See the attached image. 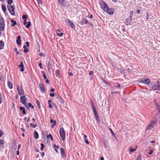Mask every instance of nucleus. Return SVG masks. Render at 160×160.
Wrapping results in <instances>:
<instances>
[{
	"instance_id": "obj_37",
	"label": "nucleus",
	"mask_w": 160,
	"mask_h": 160,
	"mask_svg": "<svg viewBox=\"0 0 160 160\" xmlns=\"http://www.w3.org/2000/svg\"><path fill=\"white\" fill-rule=\"evenodd\" d=\"M41 151H42L43 150L44 148V145L43 144L41 143Z\"/></svg>"
},
{
	"instance_id": "obj_10",
	"label": "nucleus",
	"mask_w": 160,
	"mask_h": 160,
	"mask_svg": "<svg viewBox=\"0 0 160 160\" xmlns=\"http://www.w3.org/2000/svg\"><path fill=\"white\" fill-rule=\"evenodd\" d=\"M80 23L81 25H83L88 23L89 24V23L87 19L84 18H82L81 20Z\"/></svg>"
},
{
	"instance_id": "obj_7",
	"label": "nucleus",
	"mask_w": 160,
	"mask_h": 160,
	"mask_svg": "<svg viewBox=\"0 0 160 160\" xmlns=\"http://www.w3.org/2000/svg\"><path fill=\"white\" fill-rule=\"evenodd\" d=\"M58 2L59 4L63 6L66 7L69 6V4L67 2H65V0H60Z\"/></svg>"
},
{
	"instance_id": "obj_46",
	"label": "nucleus",
	"mask_w": 160,
	"mask_h": 160,
	"mask_svg": "<svg viewBox=\"0 0 160 160\" xmlns=\"http://www.w3.org/2000/svg\"><path fill=\"white\" fill-rule=\"evenodd\" d=\"M92 109H93V112H94V113L97 112V111L96 110L95 107L92 108Z\"/></svg>"
},
{
	"instance_id": "obj_54",
	"label": "nucleus",
	"mask_w": 160,
	"mask_h": 160,
	"mask_svg": "<svg viewBox=\"0 0 160 160\" xmlns=\"http://www.w3.org/2000/svg\"><path fill=\"white\" fill-rule=\"evenodd\" d=\"M3 134V132L1 130H0V137H1Z\"/></svg>"
},
{
	"instance_id": "obj_6",
	"label": "nucleus",
	"mask_w": 160,
	"mask_h": 160,
	"mask_svg": "<svg viewBox=\"0 0 160 160\" xmlns=\"http://www.w3.org/2000/svg\"><path fill=\"white\" fill-rule=\"evenodd\" d=\"M17 89L19 95H22L24 94V92L22 86H17Z\"/></svg>"
},
{
	"instance_id": "obj_21",
	"label": "nucleus",
	"mask_w": 160,
	"mask_h": 160,
	"mask_svg": "<svg viewBox=\"0 0 160 160\" xmlns=\"http://www.w3.org/2000/svg\"><path fill=\"white\" fill-rule=\"evenodd\" d=\"M60 151H61V153L62 155V156L63 157H65V151L63 148H60Z\"/></svg>"
},
{
	"instance_id": "obj_27",
	"label": "nucleus",
	"mask_w": 160,
	"mask_h": 160,
	"mask_svg": "<svg viewBox=\"0 0 160 160\" xmlns=\"http://www.w3.org/2000/svg\"><path fill=\"white\" fill-rule=\"evenodd\" d=\"M57 99L61 103H63V100L59 96H58L57 97Z\"/></svg>"
},
{
	"instance_id": "obj_11",
	"label": "nucleus",
	"mask_w": 160,
	"mask_h": 160,
	"mask_svg": "<svg viewBox=\"0 0 160 160\" xmlns=\"http://www.w3.org/2000/svg\"><path fill=\"white\" fill-rule=\"evenodd\" d=\"M132 20V18L131 17H129L128 18H127L125 22V24L127 26L130 25Z\"/></svg>"
},
{
	"instance_id": "obj_64",
	"label": "nucleus",
	"mask_w": 160,
	"mask_h": 160,
	"mask_svg": "<svg viewBox=\"0 0 160 160\" xmlns=\"http://www.w3.org/2000/svg\"><path fill=\"white\" fill-rule=\"evenodd\" d=\"M44 152H42L41 153V156L43 157L44 156Z\"/></svg>"
},
{
	"instance_id": "obj_55",
	"label": "nucleus",
	"mask_w": 160,
	"mask_h": 160,
	"mask_svg": "<svg viewBox=\"0 0 160 160\" xmlns=\"http://www.w3.org/2000/svg\"><path fill=\"white\" fill-rule=\"evenodd\" d=\"M147 17L146 18V19H147V20H148L149 18V15L148 12H147Z\"/></svg>"
},
{
	"instance_id": "obj_35",
	"label": "nucleus",
	"mask_w": 160,
	"mask_h": 160,
	"mask_svg": "<svg viewBox=\"0 0 160 160\" xmlns=\"http://www.w3.org/2000/svg\"><path fill=\"white\" fill-rule=\"evenodd\" d=\"M129 150L131 152H132L135 151L136 150V148H132V147H131L130 148Z\"/></svg>"
},
{
	"instance_id": "obj_12",
	"label": "nucleus",
	"mask_w": 160,
	"mask_h": 160,
	"mask_svg": "<svg viewBox=\"0 0 160 160\" xmlns=\"http://www.w3.org/2000/svg\"><path fill=\"white\" fill-rule=\"evenodd\" d=\"M26 100V98L25 96H22L20 98V102L22 103H25Z\"/></svg>"
},
{
	"instance_id": "obj_42",
	"label": "nucleus",
	"mask_w": 160,
	"mask_h": 160,
	"mask_svg": "<svg viewBox=\"0 0 160 160\" xmlns=\"http://www.w3.org/2000/svg\"><path fill=\"white\" fill-rule=\"evenodd\" d=\"M109 130H110V131H111V133H112V135L113 136H115V134L114 133V132H113V131L111 129V128H109Z\"/></svg>"
},
{
	"instance_id": "obj_18",
	"label": "nucleus",
	"mask_w": 160,
	"mask_h": 160,
	"mask_svg": "<svg viewBox=\"0 0 160 160\" xmlns=\"http://www.w3.org/2000/svg\"><path fill=\"white\" fill-rule=\"evenodd\" d=\"M19 109L22 112L23 114H26V113L24 107H20Z\"/></svg>"
},
{
	"instance_id": "obj_34",
	"label": "nucleus",
	"mask_w": 160,
	"mask_h": 160,
	"mask_svg": "<svg viewBox=\"0 0 160 160\" xmlns=\"http://www.w3.org/2000/svg\"><path fill=\"white\" fill-rule=\"evenodd\" d=\"M31 22H28V23L26 24V27L27 28H28L30 27V26H31Z\"/></svg>"
},
{
	"instance_id": "obj_50",
	"label": "nucleus",
	"mask_w": 160,
	"mask_h": 160,
	"mask_svg": "<svg viewBox=\"0 0 160 160\" xmlns=\"http://www.w3.org/2000/svg\"><path fill=\"white\" fill-rule=\"evenodd\" d=\"M91 102V105H92V108H93L95 107V106L94 105V102H93V101H92Z\"/></svg>"
},
{
	"instance_id": "obj_40",
	"label": "nucleus",
	"mask_w": 160,
	"mask_h": 160,
	"mask_svg": "<svg viewBox=\"0 0 160 160\" xmlns=\"http://www.w3.org/2000/svg\"><path fill=\"white\" fill-rule=\"evenodd\" d=\"M56 76H58L60 74V72L59 70H56Z\"/></svg>"
},
{
	"instance_id": "obj_1",
	"label": "nucleus",
	"mask_w": 160,
	"mask_h": 160,
	"mask_svg": "<svg viewBox=\"0 0 160 160\" xmlns=\"http://www.w3.org/2000/svg\"><path fill=\"white\" fill-rule=\"evenodd\" d=\"M59 134L62 141H64L66 138V132L63 128H60Z\"/></svg>"
},
{
	"instance_id": "obj_14",
	"label": "nucleus",
	"mask_w": 160,
	"mask_h": 160,
	"mask_svg": "<svg viewBox=\"0 0 160 160\" xmlns=\"http://www.w3.org/2000/svg\"><path fill=\"white\" fill-rule=\"evenodd\" d=\"M68 24L69 26L72 28H75V25L73 22L69 19H68Z\"/></svg>"
},
{
	"instance_id": "obj_39",
	"label": "nucleus",
	"mask_w": 160,
	"mask_h": 160,
	"mask_svg": "<svg viewBox=\"0 0 160 160\" xmlns=\"http://www.w3.org/2000/svg\"><path fill=\"white\" fill-rule=\"evenodd\" d=\"M36 102L37 104L38 107L39 108H40L41 107V106H40V102H39V101L38 100H36Z\"/></svg>"
},
{
	"instance_id": "obj_31",
	"label": "nucleus",
	"mask_w": 160,
	"mask_h": 160,
	"mask_svg": "<svg viewBox=\"0 0 160 160\" xmlns=\"http://www.w3.org/2000/svg\"><path fill=\"white\" fill-rule=\"evenodd\" d=\"M30 125L31 127H32L33 128H36V127L37 126V124L36 122L35 124H33L32 123H31L30 124Z\"/></svg>"
},
{
	"instance_id": "obj_45",
	"label": "nucleus",
	"mask_w": 160,
	"mask_h": 160,
	"mask_svg": "<svg viewBox=\"0 0 160 160\" xmlns=\"http://www.w3.org/2000/svg\"><path fill=\"white\" fill-rule=\"evenodd\" d=\"M25 44L26 45V46L27 47H29V42H25Z\"/></svg>"
},
{
	"instance_id": "obj_5",
	"label": "nucleus",
	"mask_w": 160,
	"mask_h": 160,
	"mask_svg": "<svg viewBox=\"0 0 160 160\" xmlns=\"http://www.w3.org/2000/svg\"><path fill=\"white\" fill-rule=\"evenodd\" d=\"M5 28V23L4 20L2 18H1L0 19V28L1 31H3Z\"/></svg>"
},
{
	"instance_id": "obj_23",
	"label": "nucleus",
	"mask_w": 160,
	"mask_h": 160,
	"mask_svg": "<svg viewBox=\"0 0 160 160\" xmlns=\"http://www.w3.org/2000/svg\"><path fill=\"white\" fill-rule=\"evenodd\" d=\"M11 22V26L12 27H14L15 25L17 24L16 22L13 19H12Z\"/></svg>"
},
{
	"instance_id": "obj_32",
	"label": "nucleus",
	"mask_w": 160,
	"mask_h": 160,
	"mask_svg": "<svg viewBox=\"0 0 160 160\" xmlns=\"http://www.w3.org/2000/svg\"><path fill=\"white\" fill-rule=\"evenodd\" d=\"M2 11L5 12L6 10V8L5 5H2Z\"/></svg>"
},
{
	"instance_id": "obj_63",
	"label": "nucleus",
	"mask_w": 160,
	"mask_h": 160,
	"mask_svg": "<svg viewBox=\"0 0 160 160\" xmlns=\"http://www.w3.org/2000/svg\"><path fill=\"white\" fill-rule=\"evenodd\" d=\"M49 104V108H52V105H51V103H50V104Z\"/></svg>"
},
{
	"instance_id": "obj_20",
	"label": "nucleus",
	"mask_w": 160,
	"mask_h": 160,
	"mask_svg": "<svg viewBox=\"0 0 160 160\" xmlns=\"http://www.w3.org/2000/svg\"><path fill=\"white\" fill-rule=\"evenodd\" d=\"M4 44L2 41H0V49L2 50L3 49Z\"/></svg>"
},
{
	"instance_id": "obj_56",
	"label": "nucleus",
	"mask_w": 160,
	"mask_h": 160,
	"mask_svg": "<svg viewBox=\"0 0 160 160\" xmlns=\"http://www.w3.org/2000/svg\"><path fill=\"white\" fill-rule=\"evenodd\" d=\"M55 94L54 93H50V96L51 97H53L54 96Z\"/></svg>"
},
{
	"instance_id": "obj_2",
	"label": "nucleus",
	"mask_w": 160,
	"mask_h": 160,
	"mask_svg": "<svg viewBox=\"0 0 160 160\" xmlns=\"http://www.w3.org/2000/svg\"><path fill=\"white\" fill-rule=\"evenodd\" d=\"M7 8L8 11L10 13L12 16L15 15V7L14 5H11L7 6Z\"/></svg>"
},
{
	"instance_id": "obj_28",
	"label": "nucleus",
	"mask_w": 160,
	"mask_h": 160,
	"mask_svg": "<svg viewBox=\"0 0 160 160\" xmlns=\"http://www.w3.org/2000/svg\"><path fill=\"white\" fill-rule=\"evenodd\" d=\"M30 108H31V109H33L34 108V106L30 102L28 104V109Z\"/></svg>"
},
{
	"instance_id": "obj_58",
	"label": "nucleus",
	"mask_w": 160,
	"mask_h": 160,
	"mask_svg": "<svg viewBox=\"0 0 160 160\" xmlns=\"http://www.w3.org/2000/svg\"><path fill=\"white\" fill-rule=\"evenodd\" d=\"M85 142L88 145L89 144V142L88 141V139H85Z\"/></svg>"
},
{
	"instance_id": "obj_36",
	"label": "nucleus",
	"mask_w": 160,
	"mask_h": 160,
	"mask_svg": "<svg viewBox=\"0 0 160 160\" xmlns=\"http://www.w3.org/2000/svg\"><path fill=\"white\" fill-rule=\"evenodd\" d=\"M12 0H7V2L8 5H11L12 3Z\"/></svg>"
},
{
	"instance_id": "obj_44",
	"label": "nucleus",
	"mask_w": 160,
	"mask_h": 160,
	"mask_svg": "<svg viewBox=\"0 0 160 160\" xmlns=\"http://www.w3.org/2000/svg\"><path fill=\"white\" fill-rule=\"evenodd\" d=\"M2 93L0 92V104H1L2 103Z\"/></svg>"
},
{
	"instance_id": "obj_51",
	"label": "nucleus",
	"mask_w": 160,
	"mask_h": 160,
	"mask_svg": "<svg viewBox=\"0 0 160 160\" xmlns=\"http://www.w3.org/2000/svg\"><path fill=\"white\" fill-rule=\"evenodd\" d=\"M63 33H57V35L58 36H59L60 37H62L63 35Z\"/></svg>"
},
{
	"instance_id": "obj_60",
	"label": "nucleus",
	"mask_w": 160,
	"mask_h": 160,
	"mask_svg": "<svg viewBox=\"0 0 160 160\" xmlns=\"http://www.w3.org/2000/svg\"><path fill=\"white\" fill-rule=\"evenodd\" d=\"M24 25H25L27 23V19H24Z\"/></svg>"
},
{
	"instance_id": "obj_57",
	"label": "nucleus",
	"mask_w": 160,
	"mask_h": 160,
	"mask_svg": "<svg viewBox=\"0 0 160 160\" xmlns=\"http://www.w3.org/2000/svg\"><path fill=\"white\" fill-rule=\"evenodd\" d=\"M68 75L70 76H73V74L72 73V72H69L68 73Z\"/></svg>"
},
{
	"instance_id": "obj_13",
	"label": "nucleus",
	"mask_w": 160,
	"mask_h": 160,
	"mask_svg": "<svg viewBox=\"0 0 160 160\" xmlns=\"http://www.w3.org/2000/svg\"><path fill=\"white\" fill-rule=\"evenodd\" d=\"M39 87L41 92L42 93H44L45 92V88L41 82H40L39 84Z\"/></svg>"
},
{
	"instance_id": "obj_26",
	"label": "nucleus",
	"mask_w": 160,
	"mask_h": 160,
	"mask_svg": "<svg viewBox=\"0 0 160 160\" xmlns=\"http://www.w3.org/2000/svg\"><path fill=\"white\" fill-rule=\"evenodd\" d=\"M47 68L48 70V71H49L51 68V63L49 61L48 62L47 64Z\"/></svg>"
},
{
	"instance_id": "obj_8",
	"label": "nucleus",
	"mask_w": 160,
	"mask_h": 160,
	"mask_svg": "<svg viewBox=\"0 0 160 160\" xmlns=\"http://www.w3.org/2000/svg\"><path fill=\"white\" fill-rule=\"evenodd\" d=\"M156 121H153L151 122V123L148 124L147 128V129L150 130L152 129L153 127V125L156 123Z\"/></svg>"
},
{
	"instance_id": "obj_17",
	"label": "nucleus",
	"mask_w": 160,
	"mask_h": 160,
	"mask_svg": "<svg viewBox=\"0 0 160 160\" xmlns=\"http://www.w3.org/2000/svg\"><path fill=\"white\" fill-rule=\"evenodd\" d=\"M20 38L21 36L20 35L18 36L17 37V39L16 40V42L18 45H20L21 43V41Z\"/></svg>"
},
{
	"instance_id": "obj_38",
	"label": "nucleus",
	"mask_w": 160,
	"mask_h": 160,
	"mask_svg": "<svg viewBox=\"0 0 160 160\" xmlns=\"http://www.w3.org/2000/svg\"><path fill=\"white\" fill-rule=\"evenodd\" d=\"M3 144V141L2 140H0V148L2 147Z\"/></svg>"
},
{
	"instance_id": "obj_9",
	"label": "nucleus",
	"mask_w": 160,
	"mask_h": 160,
	"mask_svg": "<svg viewBox=\"0 0 160 160\" xmlns=\"http://www.w3.org/2000/svg\"><path fill=\"white\" fill-rule=\"evenodd\" d=\"M160 82L158 81L155 83L153 88H155L154 90H160Z\"/></svg>"
},
{
	"instance_id": "obj_33",
	"label": "nucleus",
	"mask_w": 160,
	"mask_h": 160,
	"mask_svg": "<svg viewBox=\"0 0 160 160\" xmlns=\"http://www.w3.org/2000/svg\"><path fill=\"white\" fill-rule=\"evenodd\" d=\"M47 138L49 139V138H50V139L51 140H52L53 139V138L52 136V135L51 134H49L48 135L47 137Z\"/></svg>"
},
{
	"instance_id": "obj_24",
	"label": "nucleus",
	"mask_w": 160,
	"mask_h": 160,
	"mask_svg": "<svg viewBox=\"0 0 160 160\" xmlns=\"http://www.w3.org/2000/svg\"><path fill=\"white\" fill-rule=\"evenodd\" d=\"M53 122V123L52 124V125H51V127L53 128V126L56 125V121L53 120L52 119H50V122L51 123H52V122Z\"/></svg>"
},
{
	"instance_id": "obj_49",
	"label": "nucleus",
	"mask_w": 160,
	"mask_h": 160,
	"mask_svg": "<svg viewBox=\"0 0 160 160\" xmlns=\"http://www.w3.org/2000/svg\"><path fill=\"white\" fill-rule=\"evenodd\" d=\"M39 55L41 56H42V57H44L45 56V55L43 53V52H41V53H40L39 54Z\"/></svg>"
},
{
	"instance_id": "obj_16",
	"label": "nucleus",
	"mask_w": 160,
	"mask_h": 160,
	"mask_svg": "<svg viewBox=\"0 0 160 160\" xmlns=\"http://www.w3.org/2000/svg\"><path fill=\"white\" fill-rule=\"evenodd\" d=\"M19 67L20 69V71L23 72L24 70V66L22 62H21L20 64L19 65Z\"/></svg>"
},
{
	"instance_id": "obj_19",
	"label": "nucleus",
	"mask_w": 160,
	"mask_h": 160,
	"mask_svg": "<svg viewBox=\"0 0 160 160\" xmlns=\"http://www.w3.org/2000/svg\"><path fill=\"white\" fill-rule=\"evenodd\" d=\"M16 142H13L12 144L11 147L12 148L14 149V151L16 150Z\"/></svg>"
},
{
	"instance_id": "obj_41",
	"label": "nucleus",
	"mask_w": 160,
	"mask_h": 160,
	"mask_svg": "<svg viewBox=\"0 0 160 160\" xmlns=\"http://www.w3.org/2000/svg\"><path fill=\"white\" fill-rule=\"evenodd\" d=\"M95 117L97 121L99 122L100 121V119L98 117V116H96Z\"/></svg>"
},
{
	"instance_id": "obj_52",
	"label": "nucleus",
	"mask_w": 160,
	"mask_h": 160,
	"mask_svg": "<svg viewBox=\"0 0 160 160\" xmlns=\"http://www.w3.org/2000/svg\"><path fill=\"white\" fill-rule=\"evenodd\" d=\"M53 147L54 148H56L55 149H58L59 148V147L58 145H56L55 144L54 145Z\"/></svg>"
},
{
	"instance_id": "obj_3",
	"label": "nucleus",
	"mask_w": 160,
	"mask_h": 160,
	"mask_svg": "<svg viewBox=\"0 0 160 160\" xmlns=\"http://www.w3.org/2000/svg\"><path fill=\"white\" fill-rule=\"evenodd\" d=\"M99 3L103 10L106 12L108 10V8L106 3L102 1H100Z\"/></svg>"
},
{
	"instance_id": "obj_15",
	"label": "nucleus",
	"mask_w": 160,
	"mask_h": 160,
	"mask_svg": "<svg viewBox=\"0 0 160 160\" xmlns=\"http://www.w3.org/2000/svg\"><path fill=\"white\" fill-rule=\"evenodd\" d=\"M114 9L112 8L109 9L108 8V10L106 11L109 14L112 15L114 13Z\"/></svg>"
},
{
	"instance_id": "obj_22",
	"label": "nucleus",
	"mask_w": 160,
	"mask_h": 160,
	"mask_svg": "<svg viewBox=\"0 0 160 160\" xmlns=\"http://www.w3.org/2000/svg\"><path fill=\"white\" fill-rule=\"evenodd\" d=\"M34 136L35 139H37L38 138V132L35 131L34 133Z\"/></svg>"
},
{
	"instance_id": "obj_59",
	"label": "nucleus",
	"mask_w": 160,
	"mask_h": 160,
	"mask_svg": "<svg viewBox=\"0 0 160 160\" xmlns=\"http://www.w3.org/2000/svg\"><path fill=\"white\" fill-rule=\"evenodd\" d=\"M43 76L45 79H47V78L46 75L45 74H43Z\"/></svg>"
},
{
	"instance_id": "obj_30",
	"label": "nucleus",
	"mask_w": 160,
	"mask_h": 160,
	"mask_svg": "<svg viewBox=\"0 0 160 160\" xmlns=\"http://www.w3.org/2000/svg\"><path fill=\"white\" fill-rule=\"evenodd\" d=\"M23 48L24 49V52L25 53H26L28 51V49L26 47V46L25 45H24Z\"/></svg>"
},
{
	"instance_id": "obj_62",
	"label": "nucleus",
	"mask_w": 160,
	"mask_h": 160,
	"mask_svg": "<svg viewBox=\"0 0 160 160\" xmlns=\"http://www.w3.org/2000/svg\"><path fill=\"white\" fill-rule=\"evenodd\" d=\"M93 72L92 71H90L89 73V75H92L93 73Z\"/></svg>"
},
{
	"instance_id": "obj_48",
	"label": "nucleus",
	"mask_w": 160,
	"mask_h": 160,
	"mask_svg": "<svg viewBox=\"0 0 160 160\" xmlns=\"http://www.w3.org/2000/svg\"><path fill=\"white\" fill-rule=\"evenodd\" d=\"M133 11H131V12H130V17H131L132 18V14H133Z\"/></svg>"
},
{
	"instance_id": "obj_25",
	"label": "nucleus",
	"mask_w": 160,
	"mask_h": 160,
	"mask_svg": "<svg viewBox=\"0 0 160 160\" xmlns=\"http://www.w3.org/2000/svg\"><path fill=\"white\" fill-rule=\"evenodd\" d=\"M8 87L10 89L12 88V83L8 81Z\"/></svg>"
},
{
	"instance_id": "obj_53",
	"label": "nucleus",
	"mask_w": 160,
	"mask_h": 160,
	"mask_svg": "<svg viewBox=\"0 0 160 160\" xmlns=\"http://www.w3.org/2000/svg\"><path fill=\"white\" fill-rule=\"evenodd\" d=\"M153 152V151L152 150H150L149 152H148V153L149 155H151Z\"/></svg>"
},
{
	"instance_id": "obj_4",
	"label": "nucleus",
	"mask_w": 160,
	"mask_h": 160,
	"mask_svg": "<svg viewBox=\"0 0 160 160\" xmlns=\"http://www.w3.org/2000/svg\"><path fill=\"white\" fill-rule=\"evenodd\" d=\"M139 82L140 83H143L144 84L148 85L150 83L151 81L150 79L148 78H144L139 79Z\"/></svg>"
},
{
	"instance_id": "obj_43",
	"label": "nucleus",
	"mask_w": 160,
	"mask_h": 160,
	"mask_svg": "<svg viewBox=\"0 0 160 160\" xmlns=\"http://www.w3.org/2000/svg\"><path fill=\"white\" fill-rule=\"evenodd\" d=\"M27 17H26V15H23L22 16V18L23 19V20H24V19H27Z\"/></svg>"
},
{
	"instance_id": "obj_29",
	"label": "nucleus",
	"mask_w": 160,
	"mask_h": 160,
	"mask_svg": "<svg viewBox=\"0 0 160 160\" xmlns=\"http://www.w3.org/2000/svg\"><path fill=\"white\" fill-rule=\"evenodd\" d=\"M155 103L157 109L158 110L159 112H160V107L159 105L157 103Z\"/></svg>"
},
{
	"instance_id": "obj_61",
	"label": "nucleus",
	"mask_w": 160,
	"mask_h": 160,
	"mask_svg": "<svg viewBox=\"0 0 160 160\" xmlns=\"http://www.w3.org/2000/svg\"><path fill=\"white\" fill-rule=\"evenodd\" d=\"M38 66L40 67V68H42V64L41 63H39L38 64Z\"/></svg>"
},
{
	"instance_id": "obj_47",
	"label": "nucleus",
	"mask_w": 160,
	"mask_h": 160,
	"mask_svg": "<svg viewBox=\"0 0 160 160\" xmlns=\"http://www.w3.org/2000/svg\"><path fill=\"white\" fill-rule=\"evenodd\" d=\"M24 104V106H25L26 108L28 109V104L27 103H26V102H25V103H23Z\"/></svg>"
}]
</instances>
